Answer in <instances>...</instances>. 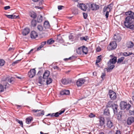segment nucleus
Segmentation results:
<instances>
[{"label": "nucleus", "instance_id": "obj_1", "mask_svg": "<svg viewBox=\"0 0 134 134\" xmlns=\"http://www.w3.org/2000/svg\"><path fill=\"white\" fill-rule=\"evenodd\" d=\"M125 14L128 16L125 18L124 22V26L127 28L134 29V25L132 24L134 20V13L131 11H129L125 12Z\"/></svg>", "mask_w": 134, "mask_h": 134}, {"label": "nucleus", "instance_id": "obj_2", "mask_svg": "<svg viewBox=\"0 0 134 134\" xmlns=\"http://www.w3.org/2000/svg\"><path fill=\"white\" fill-rule=\"evenodd\" d=\"M120 106L121 110H124L126 109V110H128L131 105L130 104H127L125 102L122 101L120 103Z\"/></svg>", "mask_w": 134, "mask_h": 134}, {"label": "nucleus", "instance_id": "obj_3", "mask_svg": "<svg viewBox=\"0 0 134 134\" xmlns=\"http://www.w3.org/2000/svg\"><path fill=\"white\" fill-rule=\"evenodd\" d=\"M13 84L14 82L13 78L12 77L10 78L9 77H7L4 80V85L5 86V88L7 87H8L9 84L8 83Z\"/></svg>", "mask_w": 134, "mask_h": 134}, {"label": "nucleus", "instance_id": "obj_4", "mask_svg": "<svg viewBox=\"0 0 134 134\" xmlns=\"http://www.w3.org/2000/svg\"><path fill=\"white\" fill-rule=\"evenodd\" d=\"M109 95L110 99L112 100H114L116 98V94L115 92L112 90L109 91Z\"/></svg>", "mask_w": 134, "mask_h": 134}, {"label": "nucleus", "instance_id": "obj_5", "mask_svg": "<svg viewBox=\"0 0 134 134\" xmlns=\"http://www.w3.org/2000/svg\"><path fill=\"white\" fill-rule=\"evenodd\" d=\"M117 46L116 42L113 41L110 43L107 48L109 50H113L115 49L116 48Z\"/></svg>", "mask_w": 134, "mask_h": 134}, {"label": "nucleus", "instance_id": "obj_6", "mask_svg": "<svg viewBox=\"0 0 134 134\" xmlns=\"http://www.w3.org/2000/svg\"><path fill=\"white\" fill-rule=\"evenodd\" d=\"M88 5L90 6L91 10H96L98 9L99 8V6L98 5H96L94 3L92 4L88 3Z\"/></svg>", "mask_w": 134, "mask_h": 134}, {"label": "nucleus", "instance_id": "obj_7", "mask_svg": "<svg viewBox=\"0 0 134 134\" xmlns=\"http://www.w3.org/2000/svg\"><path fill=\"white\" fill-rule=\"evenodd\" d=\"M32 111L34 113H37V116H42L44 114V110H38L33 109L32 110Z\"/></svg>", "mask_w": 134, "mask_h": 134}, {"label": "nucleus", "instance_id": "obj_8", "mask_svg": "<svg viewBox=\"0 0 134 134\" xmlns=\"http://www.w3.org/2000/svg\"><path fill=\"white\" fill-rule=\"evenodd\" d=\"M36 71L35 69H31L28 73V75L30 78L33 77L36 75Z\"/></svg>", "mask_w": 134, "mask_h": 134}, {"label": "nucleus", "instance_id": "obj_9", "mask_svg": "<svg viewBox=\"0 0 134 134\" xmlns=\"http://www.w3.org/2000/svg\"><path fill=\"white\" fill-rule=\"evenodd\" d=\"M85 81V80L83 78H81L78 79L76 82V84L78 87L81 86Z\"/></svg>", "mask_w": 134, "mask_h": 134}, {"label": "nucleus", "instance_id": "obj_10", "mask_svg": "<svg viewBox=\"0 0 134 134\" xmlns=\"http://www.w3.org/2000/svg\"><path fill=\"white\" fill-rule=\"evenodd\" d=\"M117 61V58L114 57L113 58L110 59L108 63V66H110L111 64H115Z\"/></svg>", "mask_w": 134, "mask_h": 134}, {"label": "nucleus", "instance_id": "obj_11", "mask_svg": "<svg viewBox=\"0 0 134 134\" xmlns=\"http://www.w3.org/2000/svg\"><path fill=\"white\" fill-rule=\"evenodd\" d=\"M77 6L80 9L83 11H86L87 8L86 5L83 3H79Z\"/></svg>", "mask_w": 134, "mask_h": 134}, {"label": "nucleus", "instance_id": "obj_12", "mask_svg": "<svg viewBox=\"0 0 134 134\" xmlns=\"http://www.w3.org/2000/svg\"><path fill=\"white\" fill-rule=\"evenodd\" d=\"M61 82L63 84L66 85L70 83L71 81V80H69L68 79H62Z\"/></svg>", "mask_w": 134, "mask_h": 134}, {"label": "nucleus", "instance_id": "obj_13", "mask_svg": "<svg viewBox=\"0 0 134 134\" xmlns=\"http://www.w3.org/2000/svg\"><path fill=\"white\" fill-rule=\"evenodd\" d=\"M118 105L115 103L113 105L112 108L114 114H116L118 112Z\"/></svg>", "mask_w": 134, "mask_h": 134}, {"label": "nucleus", "instance_id": "obj_14", "mask_svg": "<svg viewBox=\"0 0 134 134\" xmlns=\"http://www.w3.org/2000/svg\"><path fill=\"white\" fill-rule=\"evenodd\" d=\"M134 121V118L131 116L129 117L127 121V122L128 125H131Z\"/></svg>", "mask_w": 134, "mask_h": 134}, {"label": "nucleus", "instance_id": "obj_15", "mask_svg": "<svg viewBox=\"0 0 134 134\" xmlns=\"http://www.w3.org/2000/svg\"><path fill=\"white\" fill-rule=\"evenodd\" d=\"M30 30L29 29L26 28L24 29L22 32L23 35L26 36L30 32Z\"/></svg>", "mask_w": 134, "mask_h": 134}, {"label": "nucleus", "instance_id": "obj_16", "mask_svg": "<svg viewBox=\"0 0 134 134\" xmlns=\"http://www.w3.org/2000/svg\"><path fill=\"white\" fill-rule=\"evenodd\" d=\"M38 36L37 33L35 31H32L31 33V37L32 38H35Z\"/></svg>", "mask_w": 134, "mask_h": 134}, {"label": "nucleus", "instance_id": "obj_17", "mask_svg": "<svg viewBox=\"0 0 134 134\" xmlns=\"http://www.w3.org/2000/svg\"><path fill=\"white\" fill-rule=\"evenodd\" d=\"M50 75V72L48 70L46 71L43 75V78L45 79L47 78Z\"/></svg>", "mask_w": 134, "mask_h": 134}, {"label": "nucleus", "instance_id": "obj_18", "mask_svg": "<svg viewBox=\"0 0 134 134\" xmlns=\"http://www.w3.org/2000/svg\"><path fill=\"white\" fill-rule=\"evenodd\" d=\"M114 39L117 42H119L121 40V38L119 35H115L114 36Z\"/></svg>", "mask_w": 134, "mask_h": 134}, {"label": "nucleus", "instance_id": "obj_19", "mask_svg": "<svg viewBox=\"0 0 134 134\" xmlns=\"http://www.w3.org/2000/svg\"><path fill=\"white\" fill-rule=\"evenodd\" d=\"M80 49H82L83 53H84L85 54H87L88 50L87 47L85 46H83V47H81Z\"/></svg>", "mask_w": 134, "mask_h": 134}, {"label": "nucleus", "instance_id": "obj_20", "mask_svg": "<svg viewBox=\"0 0 134 134\" xmlns=\"http://www.w3.org/2000/svg\"><path fill=\"white\" fill-rule=\"evenodd\" d=\"M5 16L8 18L11 19H15L19 18V16H15L14 14L12 15H6Z\"/></svg>", "mask_w": 134, "mask_h": 134}, {"label": "nucleus", "instance_id": "obj_21", "mask_svg": "<svg viewBox=\"0 0 134 134\" xmlns=\"http://www.w3.org/2000/svg\"><path fill=\"white\" fill-rule=\"evenodd\" d=\"M64 109H62V110L59 111V112H57L54 113V116L55 117H58L59 116V115H60L63 113H64L65 111Z\"/></svg>", "mask_w": 134, "mask_h": 134}, {"label": "nucleus", "instance_id": "obj_22", "mask_svg": "<svg viewBox=\"0 0 134 134\" xmlns=\"http://www.w3.org/2000/svg\"><path fill=\"white\" fill-rule=\"evenodd\" d=\"M114 103L112 101H109L107 104L106 107L107 108H112Z\"/></svg>", "mask_w": 134, "mask_h": 134}, {"label": "nucleus", "instance_id": "obj_23", "mask_svg": "<svg viewBox=\"0 0 134 134\" xmlns=\"http://www.w3.org/2000/svg\"><path fill=\"white\" fill-rule=\"evenodd\" d=\"M99 125L101 126H103L105 124L104 118L102 117H100L99 118Z\"/></svg>", "mask_w": 134, "mask_h": 134}, {"label": "nucleus", "instance_id": "obj_24", "mask_svg": "<svg viewBox=\"0 0 134 134\" xmlns=\"http://www.w3.org/2000/svg\"><path fill=\"white\" fill-rule=\"evenodd\" d=\"M69 91L68 90H65L61 91L60 92V94L62 95H69Z\"/></svg>", "mask_w": 134, "mask_h": 134}, {"label": "nucleus", "instance_id": "obj_25", "mask_svg": "<svg viewBox=\"0 0 134 134\" xmlns=\"http://www.w3.org/2000/svg\"><path fill=\"white\" fill-rule=\"evenodd\" d=\"M107 126L109 128H111L113 126L114 124L111 121L109 120L108 121Z\"/></svg>", "mask_w": 134, "mask_h": 134}, {"label": "nucleus", "instance_id": "obj_26", "mask_svg": "<svg viewBox=\"0 0 134 134\" xmlns=\"http://www.w3.org/2000/svg\"><path fill=\"white\" fill-rule=\"evenodd\" d=\"M126 46L129 48H131L133 46L134 44L132 42L129 41L127 43Z\"/></svg>", "mask_w": 134, "mask_h": 134}, {"label": "nucleus", "instance_id": "obj_27", "mask_svg": "<svg viewBox=\"0 0 134 134\" xmlns=\"http://www.w3.org/2000/svg\"><path fill=\"white\" fill-rule=\"evenodd\" d=\"M104 114L108 116L110 115L109 110L108 109L106 108L104 110Z\"/></svg>", "mask_w": 134, "mask_h": 134}, {"label": "nucleus", "instance_id": "obj_28", "mask_svg": "<svg viewBox=\"0 0 134 134\" xmlns=\"http://www.w3.org/2000/svg\"><path fill=\"white\" fill-rule=\"evenodd\" d=\"M32 120V117H29L26 119V122L27 124H29L30 123L31 121Z\"/></svg>", "mask_w": 134, "mask_h": 134}, {"label": "nucleus", "instance_id": "obj_29", "mask_svg": "<svg viewBox=\"0 0 134 134\" xmlns=\"http://www.w3.org/2000/svg\"><path fill=\"white\" fill-rule=\"evenodd\" d=\"M44 27L46 29L49 28L50 27L49 23L48 21H45L44 23Z\"/></svg>", "mask_w": 134, "mask_h": 134}, {"label": "nucleus", "instance_id": "obj_30", "mask_svg": "<svg viewBox=\"0 0 134 134\" xmlns=\"http://www.w3.org/2000/svg\"><path fill=\"white\" fill-rule=\"evenodd\" d=\"M30 15L31 17L34 18H35L37 16L36 13L33 12H31Z\"/></svg>", "mask_w": 134, "mask_h": 134}, {"label": "nucleus", "instance_id": "obj_31", "mask_svg": "<svg viewBox=\"0 0 134 134\" xmlns=\"http://www.w3.org/2000/svg\"><path fill=\"white\" fill-rule=\"evenodd\" d=\"M47 79L46 80V84L47 85H49L52 83V80L50 78H47Z\"/></svg>", "mask_w": 134, "mask_h": 134}, {"label": "nucleus", "instance_id": "obj_32", "mask_svg": "<svg viewBox=\"0 0 134 134\" xmlns=\"http://www.w3.org/2000/svg\"><path fill=\"white\" fill-rule=\"evenodd\" d=\"M42 16L41 15H40L37 17V21L38 23H41L42 21Z\"/></svg>", "mask_w": 134, "mask_h": 134}, {"label": "nucleus", "instance_id": "obj_33", "mask_svg": "<svg viewBox=\"0 0 134 134\" xmlns=\"http://www.w3.org/2000/svg\"><path fill=\"white\" fill-rule=\"evenodd\" d=\"M31 25L33 26H35L37 24L36 21V20L34 19L32 20L31 22Z\"/></svg>", "mask_w": 134, "mask_h": 134}, {"label": "nucleus", "instance_id": "obj_34", "mask_svg": "<svg viewBox=\"0 0 134 134\" xmlns=\"http://www.w3.org/2000/svg\"><path fill=\"white\" fill-rule=\"evenodd\" d=\"M57 41L59 42H63V40L62 38L59 36L58 35L57 38Z\"/></svg>", "mask_w": 134, "mask_h": 134}, {"label": "nucleus", "instance_id": "obj_35", "mask_svg": "<svg viewBox=\"0 0 134 134\" xmlns=\"http://www.w3.org/2000/svg\"><path fill=\"white\" fill-rule=\"evenodd\" d=\"M102 56L100 55L98 57L97 59L96 60V63H97L100 62L101 60Z\"/></svg>", "mask_w": 134, "mask_h": 134}, {"label": "nucleus", "instance_id": "obj_36", "mask_svg": "<svg viewBox=\"0 0 134 134\" xmlns=\"http://www.w3.org/2000/svg\"><path fill=\"white\" fill-rule=\"evenodd\" d=\"M37 29L39 31H42L43 30V28L42 25H39L37 26Z\"/></svg>", "mask_w": 134, "mask_h": 134}, {"label": "nucleus", "instance_id": "obj_37", "mask_svg": "<svg viewBox=\"0 0 134 134\" xmlns=\"http://www.w3.org/2000/svg\"><path fill=\"white\" fill-rule=\"evenodd\" d=\"M54 41L52 39H50L47 41V43L48 44H51L54 43Z\"/></svg>", "mask_w": 134, "mask_h": 134}, {"label": "nucleus", "instance_id": "obj_38", "mask_svg": "<svg viewBox=\"0 0 134 134\" xmlns=\"http://www.w3.org/2000/svg\"><path fill=\"white\" fill-rule=\"evenodd\" d=\"M109 68L107 69V71L108 72L110 71L113 69L115 67V66L114 65L112 64L109 66Z\"/></svg>", "mask_w": 134, "mask_h": 134}, {"label": "nucleus", "instance_id": "obj_39", "mask_svg": "<svg viewBox=\"0 0 134 134\" xmlns=\"http://www.w3.org/2000/svg\"><path fill=\"white\" fill-rule=\"evenodd\" d=\"M80 47H79L77 50H76V52L77 53L81 55L82 54V49H80Z\"/></svg>", "mask_w": 134, "mask_h": 134}, {"label": "nucleus", "instance_id": "obj_40", "mask_svg": "<svg viewBox=\"0 0 134 134\" xmlns=\"http://www.w3.org/2000/svg\"><path fill=\"white\" fill-rule=\"evenodd\" d=\"M124 58H125L124 57H122L119 59L117 62L118 63H120L121 62H122L123 61Z\"/></svg>", "mask_w": 134, "mask_h": 134}, {"label": "nucleus", "instance_id": "obj_41", "mask_svg": "<svg viewBox=\"0 0 134 134\" xmlns=\"http://www.w3.org/2000/svg\"><path fill=\"white\" fill-rule=\"evenodd\" d=\"M42 77H40L38 78V83L40 85H42L43 84V82L42 80Z\"/></svg>", "mask_w": 134, "mask_h": 134}, {"label": "nucleus", "instance_id": "obj_42", "mask_svg": "<svg viewBox=\"0 0 134 134\" xmlns=\"http://www.w3.org/2000/svg\"><path fill=\"white\" fill-rule=\"evenodd\" d=\"M88 39V36H86L85 37H80V40H85L87 41Z\"/></svg>", "mask_w": 134, "mask_h": 134}, {"label": "nucleus", "instance_id": "obj_43", "mask_svg": "<svg viewBox=\"0 0 134 134\" xmlns=\"http://www.w3.org/2000/svg\"><path fill=\"white\" fill-rule=\"evenodd\" d=\"M132 54V53L130 52H124L123 53V55L125 56H127Z\"/></svg>", "mask_w": 134, "mask_h": 134}, {"label": "nucleus", "instance_id": "obj_44", "mask_svg": "<svg viewBox=\"0 0 134 134\" xmlns=\"http://www.w3.org/2000/svg\"><path fill=\"white\" fill-rule=\"evenodd\" d=\"M5 63V61L3 59H0V66H2L4 65Z\"/></svg>", "mask_w": 134, "mask_h": 134}, {"label": "nucleus", "instance_id": "obj_45", "mask_svg": "<svg viewBox=\"0 0 134 134\" xmlns=\"http://www.w3.org/2000/svg\"><path fill=\"white\" fill-rule=\"evenodd\" d=\"M4 88L3 86L0 84V92H3L4 91Z\"/></svg>", "mask_w": 134, "mask_h": 134}, {"label": "nucleus", "instance_id": "obj_46", "mask_svg": "<svg viewBox=\"0 0 134 134\" xmlns=\"http://www.w3.org/2000/svg\"><path fill=\"white\" fill-rule=\"evenodd\" d=\"M16 121L18 122L19 124L22 127L23 126V122L22 121H20L19 120L16 119Z\"/></svg>", "mask_w": 134, "mask_h": 134}, {"label": "nucleus", "instance_id": "obj_47", "mask_svg": "<svg viewBox=\"0 0 134 134\" xmlns=\"http://www.w3.org/2000/svg\"><path fill=\"white\" fill-rule=\"evenodd\" d=\"M113 4L111 3L110 4L108 5L107 6L109 9H112V7H113Z\"/></svg>", "mask_w": 134, "mask_h": 134}, {"label": "nucleus", "instance_id": "obj_48", "mask_svg": "<svg viewBox=\"0 0 134 134\" xmlns=\"http://www.w3.org/2000/svg\"><path fill=\"white\" fill-rule=\"evenodd\" d=\"M53 68L54 70H60L61 69L57 66H55L53 67Z\"/></svg>", "mask_w": 134, "mask_h": 134}, {"label": "nucleus", "instance_id": "obj_49", "mask_svg": "<svg viewBox=\"0 0 134 134\" xmlns=\"http://www.w3.org/2000/svg\"><path fill=\"white\" fill-rule=\"evenodd\" d=\"M89 116L90 118H92L93 117H95V115L93 114L92 113H91L89 115Z\"/></svg>", "mask_w": 134, "mask_h": 134}, {"label": "nucleus", "instance_id": "obj_50", "mask_svg": "<svg viewBox=\"0 0 134 134\" xmlns=\"http://www.w3.org/2000/svg\"><path fill=\"white\" fill-rule=\"evenodd\" d=\"M20 60H17L15 61L12 64V65L13 66L15 64L18 63V62L20 61Z\"/></svg>", "mask_w": 134, "mask_h": 134}, {"label": "nucleus", "instance_id": "obj_51", "mask_svg": "<svg viewBox=\"0 0 134 134\" xmlns=\"http://www.w3.org/2000/svg\"><path fill=\"white\" fill-rule=\"evenodd\" d=\"M103 11L104 14V13L107 12V8L106 7V6H105L104 7L103 9Z\"/></svg>", "mask_w": 134, "mask_h": 134}, {"label": "nucleus", "instance_id": "obj_52", "mask_svg": "<svg viewBox=\"0 0 134 134\" xmlns=\"http://www.w3.org/2000/svg\"><path fill=\"white\" fill-rule=\"evenodd\" d=\"M83 17L85 19L87 18V14L85 13H83Z\"/></svg>", "mask_w": 134, "mask_h": 134}, {"label": "nucleus", "instance_id": "obj_53", "mask_svg": "<svg viewBox=\"0 0 134 134\" xmlns=\"http://www.w3.org/2000/svg\"><path fill=\"white\" fill-rule=\"evenodd\" d=\"M10 8V7L9 6H7L4 7V8L5 10H7L8 9H9Z\"/></svg>", "mask_w": 134, "mask_h": 134}, {"label": "nucleus", "instance_id": "obj_54", "mask_svg": "<svg viewBox=\"0 0 134 134\" xmlns=\"http://www.w3.org/2000/svg\"><path fill=\"white\" fill-rule=\"evenodd\" d=\"M105 76V74L104 73H103L102 74V75H101V77L103 79H104V77Z\"/></svg>", "mask_w": 134, "mask_h": 134}, {"label": "nucleus", "instance_id": "obj_55", "mask_svg": "<svg viewBox=\"0 0 134 134\" xmlns=\"http://www.w3.org/2000/svg\"><path fill=\"white\" fill-rule=\"evenodd\" d=\"M109 12H108V11L107 12H106V14H105V16H106V18H108V16H109Z\"/></svg>", "mask_w": 134, "mask_h": 134}, {"label": "nucleus", "instance_id": "obj_56", "mask_svg": "<svg viewBox=\"0 0 134 134\" xmlns=\"http://www.w3.org/2000/svg\"><path fill=\"white\" fill-rule=\"evenodd\" d=\"M96 51L97 52H99L101 51V48L99 47H97L96 49Z\"/></svg>", "mask_w": 134, "mask_h": 134}, {"label": "nucleus", "instance_id": "obj_57", "mask_svg": "<svg viewBox=\"0 0 134 134\" xmlns=\"http://www.w3.org/2000/svg\"><path fill=\"white\" fill-rule=\"evenodd\" d=\"M64 6L62 5H59L58 6V9L59 10H61L62 9V8Z\"/></svg>", "mask_w": 134, "mask_h": 134}, {"label": "nucleus", "instance_id": "obj_58", "mask_svg": "<svg viewBox=\"0 0 134 134\" xmlns=\"http://www.w3.org/2000/svg\"><path fill=\"white\" fill-rule=\"evenodd\" d=\"M46 42L44 41L41 43V45L43 47L46 44Z\"/></svg>", "mask_w": 134, "mask_h": 134}, {"label": "nucleus", "instance_id": "obj_59", "mask_svg": "<svg viewBox=\"0 0 134 134\" xmlns=\"http://www.w3.org/2000/svg\"><path fill=\"white\" fill-rule=\"evenodd\" d=\"M43 47V46L41 45L38 47L37 48V51L40 50L41 48H42Z\"/></svg>", "mask_w": 134, "mask_h": 134}, {"label": "nucleus", "instance_id": "obj_60", "mask_svg": "<svg viewBox=\"0 0 134 134\" xmlns=\"http://www.w3.org/2000/svg\"><path fill=\"white\" fill-rule=\"evenodd\" d=\"M120 131L119 130H116L115 134H120Z\"/></svg>", "mask_w": 134, "mask_h": 134}, {"label": "nucleus", "instance_id": "obj_61", "mask_svg": "<svg viewBox=\"0 0 134 134\" xmlns=\"http://www.w3.org/2000/svg\"><path fill=\"white\" fill-rule=\"evenodd\" d=\"M43 2L44 1L43 0H41L39 3V5H41Z\"/></svg>", "mask_w": 134, "mask_h": 134}, {"label": "nucleus", "instance_id": "obj_62", "mask_svg": "<svg viewBox=\"0 0 134 134\" xmlns=\"http://www.w3.org/2000/svg\"><path fill=\"white\" fill-rule=\"evenodd\" d=\"M69 40H71V39H72L73 38V36L72 35H69Z\"/></svg>", "mask_w": 134, "mask_h": 134}, {"label": "nucleus", "instance_id": "obj_63", "mask_svg": "<svg viewBox=\"0 0 134 134\" xmlns=\"http://www.w3.org/2000/svg\"><path fill=\"white\" fill-rule=\"evenodd\" d=\"M71 57H70L68 58H65L64 59L65 60H67L69 59H70L71 58Z\"/></svg>", "mask_w": 134, "mask_h": 134}, {"label": "nucleus", "instance_id": "obj_64", "mask_svg": "<svg viewBox=\"0 0 134 134\" xmlns=\"http://www.w3.org/2000/svg\"><path fill=\"white\" fill-rule=\"evenodd\" d=\"M106 7L107 8V11L110 12L111 11V9H109V8H108L107 6Z\"/></svg>", "mask_w": 134, "mask_h": 134}]
</instances>
